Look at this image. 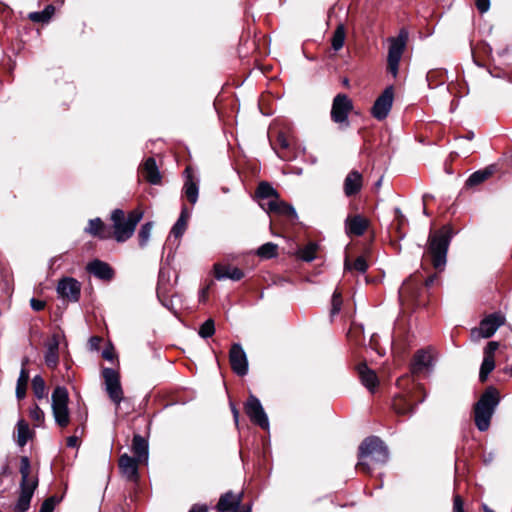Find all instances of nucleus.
<instances>
[{
	"label": "nucleus",
	"mask_w": 512,
	"mask_h": 512,
	"mask_svg": "<svg viewBox=\"0 0 512 512\" xmlns=\"http://www.w3.org/2000/svg\"><path fill=\"white\" fill-rule=\"evenodd\" d=\"M451 239L452 230L448 226L431 232L429 235L427 252L436 270L442 271L446 266L447 252Z\"/></svg>",
	"instance_id": "obj_1"
},
{
	"label": "nucleus",
	"mask_w": 512,
	"mask_h": 512,
	"mask_svg": "<svg viewBox=\"0 0 512 512\" xmlns=\"http://www.w3.org/2000/svg\"><path fill=\"white\" fill-rule=\"evenodd\" d=\"M500 402L496 388L490 386L474 405V421L477 429L484 432L489 429L491 418Z\"/></svg>",
	"instance_id": "obj_2"
},
{
	"label": "nucleus",
	"mask_w": 512,
	"mask_h": 512,
	"mask_svg": "<svg viewBox=\"0 0 512 512\" xmlns=\"http://www.w3.org/2000/svg\"><path fill=\"white\" fill-rule=\"evenodd\" d=\"M19 472L21 474L20 494L14 506V512H25L30 507L39 480L37 475H31V464L27 456L21 457Z\"/></svg>",
	"instance_id": "obj_3"
},
{
	"label": "nucleus",
	"mask_w": 512,
	"mask_h": 512,
	"mask_svg": "<svg viewBox=\"0 0 512 512\" xmlns=\"http://www.w3.org/2000/svg\"><path fill=\"white\" fill-rule=\"evenodd\" d=\"M358 467L366 472L371 470L368 458L374 463L384 464L389 458V452L384 442L376 436L366 438L359 446Z\"/></svg>",
	"instance_id": "obj_4"
},
{
	"label": "nucleus",
	"mask_w": 512,
	"mask_h": 512,
	"mask_svg": "<svg viewBox=\"0 0 512 512\" xmlns=\"http://www.w3.org/2000/svg\"><path fill=\"white\" fill-rule=\"evenodd\" d=\"M426 393L421 384H413L412 389L407 390L393 399V408L399 415L410 414L416 405L424 402Z\"/></svg>",
	"instance_id": "obj_5"
},
{
	"label": "nucleus",
	"mask_w": 512,
	"mask_h": 512,
	"mask_svg": "<svg viewBox=\"0 0 512 512\" xmlns=\"http://www.w3.org/2000/svg\"><path fill=\"white\" fill-rule=\"evenodd\" d=\"M409 38V32L406 28H402L399 31L397 37H389L387 39L389 43L388 56H387V70L395 78L398 74L399 63L407 45Z\"/></svg>",
	"instance_id": "obj_6"
},
{
	"label": "nucleus",
	"mask_w": 512,
	"mask_h": 512,
	"mask_svg": "<svg viewBox=\"0 0 512 512\" xmlns=\"http://www.w3.org/2000/svg\"><path fill=\"white\" fill-rule=\"evenodd\" d=\"M52 412L55 422L64 428L70 423V413L68 408V391L65 387L57 386L51 396Z\"/></svg>",
	"instance_id": "obj_7"
},
{
	"label": "nucleus",
	"mask_w": 512,
	"mask_h": 512,
	"mask_svg": "<svg viewBox=\"0 0 512 512\" xmlns=\"http://www.w3.org/2000/svg\"><path fill=\"white\" fill-rule=\"evenodd\" d=\"M352 110V100L346 94L339 93L332 101L331 120L338 124L340 128H348L350 126L348 116Z\"/></svg>",
	"instance_id": "obj_8"
},
{
	"label": "nucleus",
	"mask_w": 512,
	"mask_h": 512,
	"mask_svg": "<svg viewBox=\"0 0 512 512\" xmlns=\"http://www.w3.org/2000/svg\"><path fill=\"white\" fill-rule=\"evenodd\" d=\"M102 376L104 379L105 390L110 400L116 405L117 409L124 397L120 382V375L113 368H104L102 370Z\"/></svg>",
	"instance_id": "obj_9"
},
{
	"label": "nucleus",
	"mask_w": 512,
	"mask_h": 512,
	"mask_svg": "<svg viewBox=\"0 0 512 512\" xmlns=\"http://www.w3.org/2000/svg\"><path fill=\"white\" fill-rule=\"evenodd\" d=\"M245 412L254 424L260 426L262 429L269 428V420L267 414L265 413L261 402L256 396H249L245 404Z\"/></svg>",
	"instance_id": "obj_10"
},
{
	"label": "nucleus",
	"mask_w": 512,
	"mask_h": 512,
	"mask_svg": "<svg viewBox=\"0 0 512 512\" xmlns=\"http://www.w3.org/2000/svg\"><path fill=\"white\" fill-rule=\"evenodd\" d=\"M59 298L69 302H78L81 294V283L73 277H63L56 287Z\"/></svg>",
	"instance_id": "obj_11"
},
{
	"label": "nucleus",
	"mask_w": 512,
	"mask_h": 512,
	"mask_svg": "<svg viewBox=\"0 0 512 512\" xmlns=\"http://www.w3.org/2000/svg\"><path fill=\"white\" fill-rule=\"evenodd\" d=\"M142 219V213L140 211H131L126 221L114 226V237L118 242H124L128 240L134 233L137 224Z\"/></svg>",
	"instance_id": "obj_12"
},
{
	"label": "nucleus",
	"mask_w": 512,
	"mask_h": 512,
	"mask_svg": "<svg viewBox=\"0 0 512 512\" xmlns=\"http://www.w3.org/2000/svg\"><path fill=\"white\" fill-rule=\"evenodd\" d=\"M505 318L500 313H493L485 317L477 329L472 331L473 336L490 338L497 329L504 324Z\"/></svg>",
	"instance_id": "obj_13"
},
{
	"label": "nucleus",
	"mask_w": 512,
	"mask_h": 512,
	"mask_svg": "<svg viewBox=\"0 0 512 512\" xmlns=\"http://www.w3.org/2000/svg\"><path fill=\"white\" fill-rule=\"evenodd\" d=\"M432 349H420L415 352L410 365L412 375H418L424 372H430L433 369Z\"/></svg>",
	"instance_id": "obj_14"
},
{
	"label": "nucleus",
	"mask_w": 512,
	"mask_h": 512,
	"mask_svg": "<svg viewBox=\"0 0 512 512\" xmlns=\"http://www.w3.org/2000/svg\"><path fill=\"white\" fill-rule=\"evenodd\" d=\"M393 95V87L389 86L376 99L371 109V113L374 118L377 120H383L388 116L392 108Z\"/></svg>",
	"instance_id": "obj_15"
},
{
	"label": "nucleus",
	"mask_w": 512,
	"mask_h": 512,
	"mask_svg": "<svg viewBox=\"0 0 512 512\" xmlns=\"http://www.w3.org/2000/svg\"><path fill=\"white\" fill-rule=\"evenodd\" d=\"M231 368L239 376L248 373V360L245 351L239 343H234L229 352Z\"/></svg>",
	"instance_id": "obj_16"
},
{
	"label": "nucleus",
	"mask_w": 512,
	"mask_h": 512,
	"mask_svg": "<svg viewBox=\"0 0 512 512\" xmlns=\"http://www.w3.org/2000/svg\"><path fill=\"white\" fill-rule=\"evenodd\" d=\"M185 182L183 185V193L188 201L194 205L198 200L199 186L198 180L194 176L193 169L188 166L184 171Z\"/></svg>",
	"instance_id": "obj_17"
},
{
	"label": "nucleus",
	"mask_w": 512,
	"mask_h": 512,
	"mask_svg": "<svg viewBox=\"0 0 512 512\" xmlns=\"http://www.w3.org/2000/svg\"><path fill=\"white\" fill-rule=\"evenodd\" d=\"M261 207L268 213H275L279 215H285L290 218H297V213L293 206L282 201L280 197L262 203Z\"/></svg>",
	"instance_id": "obj_18"
},
{
	"label": "nucleus",
	"mask_w": 512,
	"mask_h": 512,
	"mask_svg": "<svg viewBox=\"0 0 512 512\" xmlns=\"http://www.w3.org/2000/svg\"><path fill=\"white\" fill-rule=\"evenodd\" d=\"M141 463L134 457L128 454H123L119 458V469L123 476L129 481H137L138 479V464Z\"/></svg>",
	"instance_id": "obj_19"
},
{
	"label": "nucleus",
	"mask_w": 512,
	"mask_h": 512,
	"mask_svg": "<svg viewBox=\"0 0 512 512\" xmlns=\"http://www.w3.org/2000/svg\"><path fill=\"white\" fill-rule=\"evenodd\" d=\"M87 271L94 275L96 278L104 281H110L114 277L112 267L101 260L95 259L89 262L86 266Z\"/></svg>",
	"instance_id": "obj_20"
},
{
	"label": "nucleus",
	"mask_w": 512,
	"mask_h": 512,
	"mask_svg": "<svg viewBox=\"0 0 512 512\" xmlns=\"http://www.w3.org/2000/svg\"><path fill=\"white\" fill-rule=\"evenodd\" d=\"M357 372L361 383L373 393L378 387L379 380L374 370L370 369L366 363H360L357 366Z\"/></svg>",
	"instance_id": "obj_21"
},
{
	"label": "nucleus",
	"mask_w": 512,
	"mask_h": 512,
	"mask_svg": "<svg viewBox=\"0 0 512 512\" xmlns=\"http://www.w3.org/2000/svg\"><path fill=\"white\" fill-rule=\"evenodd\" d=\"M363 186L362 174L356 170L348 173L344 180V193L347 197H351L360 192Z\"/></svg>",
	"instance_id": "obj_22"
},
{
	"label": "nucleus",
	"mask_w": 512,
	"mask_h": 512,
	"mask_svg": "<svg viewBox=\"0 0 512 512\" xmlns=\"http://www.w3.org/2000/svg\"><path fill=\"white\" fill-rule=\"evenodd\" d=\"M241 501L242 493L235 495L233 492L229 491L220 497L217 503V509L220 512H235L240 506Z\"/></svg>",
	"instance_id": "obj_23"
},
{
	"label": "nucleus",
	"mask_w": 512,
	"mask_h": 512,
	"mask_svg": "<svg viewBox=\"0 0 512 512\" xmlns=\"http://www.w3.org/2000/svg\"><path fill=\"white\" fill-rule=\"evenodd\" d=\"M141 172L143 177L150 184L158 185L161 183L162 177L153 157H149L145 160L144 164L141 166Z\"/></svg>",
	"instance_id": "obj_24"
},
{
	"label": "nucleus",
	"mask_w": 512,
	"mask_h": 512,
	"mask_svg": "<svg viewBox=\"0 0 512 512\" xmlns=\"http://www.w3.org/2000/svg\"><path fill=\"white\" fill-rule=\"evenodd\" d=\"M368 227V221L360 215L348 217L345 221V229L348 235L361 236Z\"/></svg>",
	"instance_id": "obj_25"
},
{
	"label": "nucleus",
	"mask_w": 512,
	"mask_h": 512,
	"mask_svg": "<svg viewBox=\"0 0 512 512\" xmlns=\"http://www.w3.org/2000/svg\"><path fill=\"white\" fill-rule=\"evenodd\" d=\"M214 272L217 280L231 279L239 281L244 276V273L239 268L220 264L214 265Z\"/></svg>",
	"instance_id": "obj_26"
},
{
	"label": "nucleus",
	"mask_w": 512,
	"mask_h": 512,
	"mask_svg": "<svg viewBox=\"0 0 512 512\" xmlns=\"http://www.w3.org/2000/svg\"><path fill=\"white\" fill-rule=\"evenodd\" d=\"M132 451L135 459L140 462H147L148 460V442L144 437L139 434L134 435L132 440Z\"/></svg>",
	"instance_id": "obj_27"
},
{
	"label": "nucleus",
	"mask_w": 512,
	"mask_h": 512,
	"mask_svg": "<svg viewBox=\"0 0 512 512\" xmlns=\"http://www.w3.org/2000/svg\"><path fill=\"white\" fill-rule=\"evenodd\" d=\"M85 232L100 239H108L110 237V232L106 229L100 218L89 220Z\"/></svg>",
	"instance_id": "obj_28"
},
{
	"label": "nucleus",
	"mask_w": 512,
	"mask_h": 512,
	"mask_svg": "<svg viewBox=\"0 0 512 512\" xmlns=\"http://www.w3.org/2000/svg\"><path fill=\"white\" fill-rule=\"evenodd\" d=\"M495 172V166L490 165L472 173L466 181L467 186H476L487 180Z\"/></svg>",
	"instance_id": "obj_29"
},
{
	"label": "nucleus",
	"mask_w": 512,
	"mask_h": 512,
	"mask_svg": "<svg viewBox=\"0 0 512 512\" xmlns=\"http://www.w3.org/2000/svg\"><path fill=\"white\" fill-rule=\"evenodd\" d=\"M256 195L259 199L268 201L279 197L278 192L268 182H261L258 185Z\"/></svg>",
	"instance_id": "obj_30"
},
{
	"label": "nucleus",
	"mask_w": 512,
	"mask_h": 512,
	"mask_svg": "<svg viewBox=\"0 0 512 512\" xmlns=\"http://www.w3.org/2000/svg\"><path fill=\"white\" fill-rule=\"evenodd\" d=\"M55 12V7L53 5H47L45 9L41 12H31L28 15V18L35 23H47Z\"/></svg>",
	"instance_id": "obj_31"
},
{
	"label": "nucleus",
	"mask_w": 512,
	"mask_h": 512,
	"mask_svg": "<svg viewBox=\"0 0 512 512\" xmlns=\"http://www.w3.org/2000/svg\"><path fill=\"white\" fill-rule=\"evenodd\" d=\"M28 381H29V373L23 367L20 371V374H19V377L17 380V386H16V397L18 399H23L25 397Z\"/></svg>",
	"instance_id": "obj_32"
},
{
	"label": "nucleus",
	"mask_w": 512,
	"mask_h": 512,
	"mask_svg": "<svg viewBox=\"0 0 512 512\" xmlns=\"http://www.w3.org/2000/svg\"><path fill=\"white\" fill-rule=\"evenodd\" d=\"M345 270L352 271L355 270L359 273H365L368 269V264L364 257L360 256L356 258L353 262H350L349 258L346 257L344 262Z\"/></svg>",
	"instance_id": "obj_33"
},
{
	"label": "nucleus",
	"mask_w": 512,
	"mask_h": 512,
	"mask_svg": "<svg viewBox=\"0 0 512 512\" xmlns=\"http://www.w3.org/2000/svg\"><path fill=\"white\" fill-rule=\"evenodd\" d=\"M17 443L20 447L26 445L30 438V429L28 424L24 420H19L17 423Z\"/></svg>",
	"instance_id": "obj_34"
},
{
	"label": "nucleus",
	"mask_w": 512,
	"mask_h": 512,
	"mask_svg": "<svg viewBox=\"0 0 512 512\" xmlns=\"http://www.w3.org/2000/svg\"><path fill=\"white\" fill-rule=\"evenodd\" d=\"M32 389L35 397L38 399H43L47 396L45 381L40 375L33 377Z\"/></svg>",
	"instance_id": "obj_35"
},
{
	"label": "nucleus",
	"mask_w": 512,
	"mask_h": 512,
	"mask_svg": "<svg viewBox=\"0 0 512 512\" xmlns=\"http://www.w3.org/2000/svg\"><path fill=\"white\" fill-rule=\"evenodd\" d=\"M345 36H346V34H345L344 26L343 25L337 26V28L335 29V31L333 33L332 41H331L332 48L335 51H338L343 47L344 41H345Z\"/></svg>",
	"instance_id": "obj_36"
},
{
	"label": "nucleus",
	"mask_w": 512,
	"mask_h": 512,
	"mask_svg": "<svg viewBox=\"0 0 512 512\" xmlns=\"http://www.w3.org/2000/svg\"><path fill=\"white\" fill-rule=\"evenodd\" d=\"M278 246L272 242L261 245L257 250V255L261 258L270 259L277 255Z\"/></svg>",
	"instance_id": "obj_37"
},
{
	"label": "nucleus",
	"mask_w": 512,
	"mask_h": 512,
	"mask_svg": "<svg viewBox=\"0 0 512 512\" xmlns=\"http://www.w3.org/2000/svg\"><path fill=\"white\" fill-rule=\"evenodd\" d=\"M495 368V360L494 358H483L480 372H479V379L481 382L486 381L488 378V375L494 370Z\"/></svg>",
	"instance_id": "obj_38"
},
{
	"label": "nucleus",
	"mask_w": 512,
	"mask_h": 512,
	"mask_svg": "<svg viewBox=\"0 0 512 512\" xmlns=\"http://www.w3.org/2000/svg\"><path fill=\"white\" fill-rule=\"evenodd\" d=\"M317 248L318 245L316 243L310 242L299 250V257L304 261L310 262L315 259Z\"/></svg>",
	"instance_id": "obj_39"
},
{
	"label": "nucleus",
	"mask_w": 512,
	"mask_h": 512,
	"mask_svg": "<svg viewBox=\"0 0 512 512\" xmlns=\"http://www.w3.org/2000/svg\"><path fill=\"white\" fill-rule=\"evenodd\" d=\"M277 142L282 149L281 151L277 152L278 156L283 160H291L292 157L288 153L290 144H289L288 139L286 138V136L283 133H279V135L277 137Z\"/></svg>",
	"instance_id": "obj_40"
},
{
	"label": "nucleus",
	"mask_w": 512,
	"mask_h": 512,
	"mask_svg": "<svg viewBox=\"0 0 512 512\" xmlns=\"http://www.w3.org/2000/svg\"><path fill=\"white\" fill-rule=\"evenodd\" d=\"M153 228L152 222H147L143 224L139 230L138 238H139V245L141 247H145L150 239L151 231Z\"/></svg>",
	"instance_id": "obj_41"
},
{
	"label": "nucleus",
	"mask_w": 512,
	"mask_h": 512,
	"mask_svg": "<svg viewBox=\"0 0 512 512\" xmlns=\"http://www.w3.org/2000/svg\"><path fill=\"white\" fill-rule=\"evenodd\" d=\"M45 362L49 367H55L58 363V344L55 343L47 349L45 353Z\"/></svg>",
	"instance_id": "obj_42"
},
{
	"label": "nucleus",
	"mask_w": 512,
	"mask_h": 512,
	"mask_svg": "<svg viewBox=\"0 0 512 512\" xmlns=\"http://www.w3.org/2000/svg\"><path fill=\"white\" fill-rule=\"evenodd\" d=\"M29 416L31 420L34 422V425L37 427L41 426L44 423L45 414L37 404L33 405L30 408Z\"/></svg>",
	"instance_id": "obj_43"
},
{
	"label": "nucleus",
	"mask_w": 512,
	"mask_h": 512,
	"mask_svg": "<svg viewBox=\"0 0 512 512\" xmlns=\"http://www.w3.org/2000/svg\"><path fill=\"white\" fill-rule=\"evenodd\" d=\"M199 335L202 338H209L215 333V324L213 319H207L199 328Z\"/></svg>",
	"instance_id": "obj_44"
},
{
	"label": "nucleus",
	"mask_w": 512,
	"mask_h": 512,
	"mask_svg": "<svg viewBox=\"0 0 512 512\" xmlns=\"http://www.w3.org/2000/svg\"><path fill=\"white\" fill-rule=\"evenodd\" d=\"M418 289L419 288V283H415L413 278L410 277L409 279H407L406 281L403 282L401 288L399 289V295L400 297H404V296H407V295H412L414 292H413V289Z\"/></svg>",
	"instance_id": "obj_45"
},
{
	"label": "nucleus",
	"mask_w": 512,
	"mask_h": 512,
	"mask_svg": "<svg viewBox=\"0 0 512 512\" xmlns=\"http://www.w3.org/2000/svg\"><path fill=\"white\" fill-rule=\"evenodd\" d=\"M331 305H332V307H331L330 314L333 317L340 312L341 306H342L341 293L337 290L334 291V293L332 295Z\"/></svg>",
	"instance_id": "obj_46"
},
{
	"label": "nucleus",
	"mask_w": 512,
	"mask_h": 512,
	"mask_svg": "<svg viewBox=\"0 0 512 512\" xmlns=\"http://www.w3.org/2000/svg\"><path fill=\"white\" fill-rule=\"evenodd\" d=\"M186 227L187 222L183 221V219H178L171 229V235L176 238L181 237L184 234Z\"/></svg>",
	"instance_id": "obj_47"
},
{
	"label": "nucleus",
	"mask_w": 512,
	"mask_h": 512,
	"mask_svg": "<svg viewBox=\"0 0 512 512\" xmlns=\"http://www.w3.org/2000/svg\"><path fill=\"white\" fill-rule=\"evenodd\" d=\"M57 503V498L55 496H51L42 503L39 512H53Z\"/></svg>",
	"instance_id": "obj_48"
},
{
	"label": "nucleus",
	"mask_w": 512,
	"mask_h": 512,
	"mask_svg": "<svg viewBox=\"0 0 512 512\" xmlns=\"http://www.w3.org/2000/svg\"><path fill=\"white\" fill-rule=\"evenodd\" d=\"M499 347L496 341H490L484 349V358H494V354Z\"/></svg>",
	"instance_id": "obj_49"
},
{
	"label": "nucleus",
	"mask_w": 512,
	"mask_h": 512,
	"mask_svg": "<svg viewBox=\"0 0 512 512\" xmlns=\"http://www.w3.org/2000/svg\"><path fill=\"white\" fill-rule=\"evenodd\" d=\"M111 220L113 221V227L126 221L123 210L115 209L111 214Z\"/></svg>",
	"instance_id": "obj_50"
},
{
	"label": "nucleus",
	"mask_w": 512,
	"mask_h": 512,
	"mask_svg": "<svg viewBox=\"0 0 512 512\" xmlns=\"http://www.w3.org/2000/svg\"><path fill=\"white\" fill-rule=\"evenodd\" d=\"M464 503L460 495H454L453 512H464Z\"/></svg>",
	"instance_id": "obj_51"
},
{
	"label": "nucleus",
	"mask_w": 512,
	"mask_h": 512,
	"mask_svg": "<svg viewBox=\"0 0 512 512\" xmlns=\"http://www.w3.org/2000/svg\"><path fill=\"white\" fill-rule=\"evenodd\" d=\"M476 7L481 13H485L490 8V0H476Z\"/></svg>",
	"instance_id": "obj_52"
},
{
	"label": "nucleus",
	"mask_w": 512,
	"mask_h": 512,
	"mask_svg": "<svg viewBox=\"0 0 512 512\" xmlns=\"http://www.w3.org/2000/svg\"><path fill=\"white\" fill-rule=\"evenodd\" d=\"M30 305H31L33 310L41 311L45 307V302L41 301V300H38V299H35V298H32L30 300Z\"/></svg>",
	"instance_id": "obj_53"
},
{
	"label": "nucleus",
	"mask_w": 512,
	"mask_h": 512,
	"mask_svg": "<svg viewBox=\"0 0 512 512\" xmlns=\"http://www.w3.org/2000/svg\"><path fill=\"white\" fill-rule=\"evenodd\" d=\"M66 443L68 447L76 448L78 446V437L76 435L69 436Z\"/></svg>",
	"instance_id": "obj_54"
},
{
	"label": "nucleus",
	"mask_w": 512,
	"mask_h": 512,
	"mask_svg": "<svg viewBox=\"0 0 512 512\" xmlns=\"http://www.w3.org/2000/svg\"><path fill=\"white\" fill-rule=\"evenodd\" d=\"M102 356L104 359L111 361L114 358V353L112 349H104L102 351Z\"/></svg>",
	"instance_id": "obj_55"
},
{
	"label": "nucleus",
	"mask_w": 512,
	"mask_h": 512,
	"mask_svg": "<svg viewBox=\"0 0 512 512\" xmlns=\"http://www.w3.org/2000/svg\"><path fill=\"white\" fill-rule=\"evenodd\" d=\"M189 217H190V213H189L188 209L186 207H183L178 219H183V221L187 222Z\"/></svg>",
	"instance_id": "obj_56"
},
{
	"label": "nucleus",
	"mask_w": 512,
	"mask_h": 512,
	"mask_svg": "<svg viewBox=\"0 0 512 512\" xmlns=\"http://www.w3.org/2000/svg\"><path fill=\"white\" fill-rule=\"evenodd\" d=\"M189 512H207V508L203 505H194Z\"/></svg>",
	"instance_id": "obj_57"
},
{
	"label": "nucleus",
	"mask_w": 512,
	"mask_h": 512,
	"mask_svg": "<svg viewBox=\"0 0 512 512\" xmlns=\"http://www.w3.org/2000/svg\"><path fill=\"white\" fill-rule=\"evenodd\" d=\"M436 277H437L436 275H432V276L428 277L425 281V285L427 287L431 286L434 283V281L436 280Z\"/></svg>",
	"instance_id": "obj_58"
},
{
	"label": "nucleus",
	"mask_w": 512,
	"mask_h": 512,
	"mask_svg": "<svg viewBox=\"0 0 512 512\" xmlns=\"http://www.w3.org/2000/svg\"><path fill=\"white\" fill-rule=\"evenodd\" d=\"M232 413H233L234 421L237 424L238 418H239V411L237 410V408L235 406H232Z\"/></svg>",
	"instance_id": "obj_59"
},
{
	"label": "nucleus",
	"mask_w": 512,
	"mask_h": 512,
	"mask_svg": "<svg viewBox=\"0 0 512 512\" xmlns=\"http://www.w3.org/2000/svg\"><path fill=\"white\" fill-rule=\"evenodd\" d=\"M207 292H208V287L201 290L200 296H199L200 301H205V299L207 297Z\"/></svg>",
	"instance_id": "obj_60"
},
{
	"label": "nucleus",
	"mask_w": 512,
	"mask_h": 512,
	"mask_svg": "<svg viewBox=\"0 0 512 512\" xmlns=\"http://www.w3.org/2000/svg\"><path fill=\"white\" fill-rule=\"evenodd\" d=\"M395 214H396L397 218H399V219L404 218V216L402 215L401 210L399 208L395 209Z\"/></svg>",
	"instance_id": "obj_61"
},
{
	"label": "nucleus",
	"mask_w": 512,
	"mask_h": 512,
	"mask_svg": "<svg viewBox=\"0 0 512 512\" xmlns=\"http://www.w3.org/2000/svg\"><path fill=\"white\" fill-rule=\"evenodd\" d=\"M99 341H100L99 337H92L90 339V342H91L92 345H96Z\"/></svg>",
	"instance_id": "obj_62"
},
{
	"label": "nucleus",
	"mask_w": 512,
	"mask_h": 512,
	"mask_svg": "<svg viewBox=\"0 0 512 512\" xmlns=\"http://www.w3.org/2000/svg\"><path fill=\"white\" fill-rule=\"evenodd\" d=\"M473 137H474L473 132H469L466 136H464V138H466L467 140H471Z\"/></svg>",
	"instance_id": "obj_63"
},
{
	"label": "nucleus",
	"mask_w": 512,
	"mask_h": 512,
	"mask_svg": "<svg viewBox=\"0 0 512 512\" xmlns=\"http://www.w3.org/2000/svg\"><path fill=\"white\" fill-rule=\"evenodd\" d=\"M381 184H382V178H380V179L375 183L376 188H380Z\"/></svg>",
	"instance_id": "obj_64"
}]
</instances>
